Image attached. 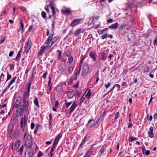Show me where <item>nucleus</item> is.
Segmentation results:
<instances>
[{"mask_svg":"<svg viewBox=\"0 0 157 157\" xmlns=\"http://www.w3.org/2000/svg\"><path fill=\"white\" fill-rule=\"evenodd\" d=\"M32 136L27 133H25L24 137L25 140V145L28 147H30L33 144Z\"/></svg>","mask_w":157,"mask_h":157,"instance_id":"1","label":"nucleus"},{"mask_svg":"<svg viewBox=\"0 0 157 157\" xmlns=\"http://www.w3.org/2000/svg\"><path fill=\"white\" fill-rule=\"evenodd\" d=\"M29 95L27 94V92H25L24 93V96L23 98V101L24 102V108L26 112L28 111V108L29 107V102L26 100L27 96Z\"/></svg>","mask_w":157,"mask_h":157,"instance_id":"2","label":"nucleus"},{"mask_svg":"<svg viewBox=\"0 0 157 157\" xmlns=\"http://www.w3.org/2000/svg\"><path fill=\"white\" fill-rule=\"evenodd\" d=\"M81 70V65H79L78 67H77L76 69L75 70V72L74 75L72 76L71 79L72 80H76L78 76L80 73V71Z\"/></svg>","mask_w":157,"mask_h":157,"instance_id":"3","label":"nucleus"},{"mask_svg":"<svg viewBox=\"0 0 157 157\" xmlns=\"http://www.w3.org/2000/svg\"><path fill=\"white\" fill-rule=\"evenodd\" d=\"M88 69L89 67L88 65L86 64H84L82 69V75L85 76L88 71Z\"/></svg>","mask_w":157,"mask_h":157,"instance_id":"4","label":"nucleus"},{"mask_svg":"<svg viewBox=\"0 0 157 157\" xmlns=\"http://www.w3.org/2000/svg\"><path fill=\"white\" fill-rule=\"evenodd\" d=\"M27 118L26 116L22 117L21 121V128H24L27 123Z\"/></svg>","mask_w":157,"mask_h":157,"instance_id":"5","label":"nucleus"},{"mask_svg":"<svg viewBox=\"0 0 157 157\" xmlns=\"http://www.w3.org/2000/svg\"><path fill=\"white\" fill-rule=\"evenodd\" d=\"M82 20V18L76 19L74 20L71 23V25L72 26H74L79 24L80 22Z\"/></svg>","mask_w":157,"mask_h":157,"instance_id":"6","label":"nucleus"},{"mask_svg":"<svg viewBox=\"0 0 157 157\" xmlns=\"http://www.w3.org/2000/svg\"><path fill=\"white\" fill-rule=\"evenodd\" d=\"M26 46L25 47L26 52L27 53L30 49L31 46V40L29 39L26 43Z\"/></svg>","mask_w":157,"mask_h":157,"instance_id":"7","label":"nucleus"},{"mask_svg":"<svg viewBox=\"0 0 157 157\" xmlns=\"http://www.w3.org/2000/svg\"><path fill=\"white\" fill-rule=\"evenodd\" d=\"M51 46H49V45H47L46 46H42L41 48V49L39 53V55H42L43 53H44V51L47 48L48 49H49L50 47Z\"/></svg>","mask_w":157,"mask_h":157,"instance_id":"8","label":"nucleus"},{"mask_svg":"<svg viewBox=\"0 0 157 157\" xmlns=\"http://www.w3.org/2000/svg\"><path fill=\"white\" fill-rule=\"evenodd\" d=\"M17 77L16 76H15L14 77H13L12 79L10 81L9 84L8 85V86L2 92V94H3L4 93H5L6 91L7 90V89H8L10 87V86H11V85L13 84L14 82H15Z\"/></svg>","mask_w":157,"mask_h":157,"instance_id":"9","label":"nucleus"},{"mask_svg":"<svg viewBox=\"0 0 157 157\" xmlns=\"http://www.w3.org/2000/svg\"><path fill=\"white\" fill-rule=\"evenodd\" d=\"M13 128V127L12 125H9L8 127V132L9 133L10 136L11 137L14 135Z\"/></svg>","mask_w":157,"mask_h":157,"instance_id":"10","label":"nucleus"},{"mask_svg":"<svg viewBox=\"0 0 157 157\" xmlns=\"http://www.w3.org/2000/svg\"><path fill=\"white\" fill-rule=\"evenodd\" d=\"M90 57L92 58L94 61L96 59L97 54L95 52L93 51H91L89 53Z\"/></svg>","mask_w":157,"mask_h":157,"instance_id":"11","label":"nucleus"},{"mask_svg":"<svg viewBox=\"0 0 157 157\" xmlns=\"http://www.w3.org/2000/svg\"><path fill=\"white\" fill-rule=\"evenodd\" d=\"M34 153V151L32 149L30 150L25 153V157H33Z\"/></svg>","mask_w":157,"mask_h":157,"instance_id":"12","label":"nucleus"},{"mask_svg":"<svg viewBox=\"0 0 157 157\" xmlns=\"http://www.w3.org/2000/svg\"><path fill=\"white\" fill-rule=\"evenodd\" d=\"M77 106V104L76 103L75 101H74L73 104L70 108V111L69 113H71L75 110Z\"/></svg>","mask_w":157,"mask_h":157,"instance_id":"13","label":"nucleus"},{"mask_svg":"<svg viewBox=\"0 0 157 157\" xmlns=\"http://www.w3.org/2000/svg\"><path fill=\"white\" fill-rule=\"evenodd\" d=\"M62 12L63 13L65 14H69L71 12L70 9L66 8H64L62 9Z\"/></svg>","mask_w":157,"mask_h":157,"instance_id":"14","label":"nucleus"},{"mask_svg":"<svg viewBox=\"0 0 157 157\" xmlns=\"http://www.w3.org/2000/svg\"><path fill=\"white\" fill-rule=\"evenodd\" d=\"M53 34H51L47 38L46 42H45V44H47L49 45V43L52 40V39L53 37Z\"/></svg>","mask_w":157,"mask_h":157,"instance_id":"15","label":"nucleus"},{"mask_svg":"<svg viewBox=\"0 0 157 157\" xmlns=\"http://www.w3.org/2000/svg\"><path fill=\"white\" fill-rule=\"evenodd\" d=\"M119 26V24L117 23H115L112 24L111 26H109V28L110 29H117Z\"/></svg>","mask_w":157,"mask_h":157,"instance_id":"16","label":"nucleus"},{"mask_svg":"<svg viewBox=\"0 0 157 157\" xmlns=\"http://www.w3.org/2000/svg\"><path fill=\"white\" fill-rule=\"evenodd\" d=\"M62 135H61L60 134H59L56 138L54 143H55L56 144H57L58 143L59 139L61 138Z\"/></svg>","mask_w":157,"mask_h":157,"instance_id":"17","label":"nucleus"},{"mask_svg":"<svg viewBox=\"0 0 157 157\" xmlns=\"http://www.w3.org/2000/svg\"><path fill=\"white\" fill-rule=\"evenodd\" d=\"M106 147V145H103L102 147L101 148L99 151L98 152V154L99 155H101L103 153Z\"/></svg>","mask_w":157,"mask_h":157,"instance_id":"18","label":"nucleus"},{"mask_svg":"<svg viewBox=\"0 0 157 157\" xmlns=\"http://www.w3.org/2000/svg\"><path fill=\"white\" fill-rule=\"evenodd\" d=\"M153 127H151L150 128L149 131L148 132V135L151 138H152L154 136V135L153 133Z\"/></svg>","mask_w":157,"mask_h":157,"instance_id":"19","label":"nucleus"},{"mask_svg":"<svg viewBox=\"0 0 157 157\" xmlns=\"http://www.w3.org/2000/svg\"><path fill=\"white\" fill-rule=\"evenodd\" d=\"M53 4L51 2L50 4V6L53 12V15L55 16L56 15V11L54 7L53 6Z\"/></svg>","mask_w":157,"mask_h":157,"instance_id":"20","label":"nucleus"},{"mask_svg":"<svg viewBox=\"0 0 157 157\" xmlns=\"http://www.w3.org/2000/svg\"><path fill=\"white\" fill-rule=\"evenodd\" d=\"M23 114V113L21 112L19 110H17L16 111L15 115L16 117H18L20 116H22Z\"/></svg>","mask_w":157,"mask_h":157,"instance_id":"21","label":"nucleus"},{"mask_svg":"<svg viewBox=\"0 0 157 157\" xmlns=\"http://www.w3.org/2000/svg\"><path fill=\"white\" fill-rule=\"evenodd\" d=\"M20 144V142L19 140H17L14 146L16 149H17Z\"/></svg>","mask_w":157,"mask_h":157,"instance_id":"22","label":"nucleus"},{"mask_svg":"<svg viewBox=\"0 0 157 157\" xmlns=\"http://www.w3.org/2000/svg\"><path fill=\"white\" fill-rule=\"evenodd\" d=\"M57 52H59V55L57 57V59L59 60H61L62 59V56H61L62 52L61 51L58 50Z\"/></svg>","mask_w":157,"mask_h":157,"instance_id":"23","label":"nucleus"},{"mask_svg":"<svg viewBox=\"0 0 157 157\" xmlns=\"http://www.w3.org/2000/svg\"><path fill=\"white\" fill-rule=\"evenodd\" d=\"M149 70V67L147 65H145L144 67V70L145 72H148Z\"/></svg>","mask_w":157,"mask_h":157,"instance_id":"24","label":"nucleus"},{"mask_svg":"<svg viewBox=\"0 0 157 157\" xmlns=\"http://www.w3.org/2000/svg\"><path fill=\"white\" fill-rule=\"evenodd\" d=\"M81 29H79L76 30L74 34V35L75 36H77L78 34H80L81 32Z\"/></svg>","mask_w":157,"mask_h":157,"instance_id":"25","label":"nucleus"},{"mask_svg":"<svg viewBox=\"0 0 157 157\" xmlns=\"http://www.w3.org/2000/svg\"><path fill=\"white\" fill-rule=\"evenodd\" d=\"M68 60L69 63H72L73 61V57L71 56H69L68 57Z\"/></svg>","mask_w":157,"mask_h":157,"instance_id":"26","label":"nucleus"},{"mask_svg":"<svg viewBox=\"0 0 157 157\" xmlns=\"http://www.w3.org/2000/svg\"><path fill=\"white\" fill-rule=\"evenodd\" d=\"M19 111L23 114L24 107L23 105H19Z\"/></svg>","mask_w":157,"mask_h":157,"instance_id":"27","label":"nucleus"},{"mask_svg":"<svg viewBox=\"0 0 157 157\" xmlns=\"http://www.w3.org/2000/svg\"><path fill=\"white\" fill-rule=\"evenodd\" d=\"M31 82H29V86L28 87V92L27 93V94L28 95H29V93L30 91L31 86Z\"/></svg>","mask_w":157,"mask_h":157,"instance_id":"28","label":"nucleus"},{"mask_svg":"<svg viewBox=\"0 0 157 157\" xmlns=\"http://www.w3.org/2000/svg\"><path fill=\"white\" fill-rule=\"evenodd\" d=\"M21 31L22 33H23L24 31V24L22 21H21Z\"/></svg>","mask_w":157,"mask_h":157,"instance_id":"29","label":"nucleus"},{"mask_svg":"<svg viewBox=\"0 0 157 157\" xmlns=\"http://www.w3.org/2000/svg\"><path fill=\"white\" fill-rule=\"evenodd\" d=\"M23 146H22L21 147L19 150L18 151V152H19V155H21L22 154V153L23 151Z\"/></svg>","mask_w":157,"mask_h":157,"instance_id":"30","label":"nucleus"},{"mask_svg":"<svg viewBox=\"0 0 157 157\" xmlns=\"http://www.w3.org/2000/svg\"><path fill=\"white\" fill-rule=\"evenodd\" d=\"M34 104L37 106H39V102L37 99L36 98L35 99L34 101Z\"/></svg>","mask_w":157,"mask_h":157,"instance_id":"31","label":"nucleus"},{"mask_svg":"<svg viewBox=\"0 0 157 157\" xmlns=\"http://www.w3.org/2000/svg\"><path fill=\"white\" fill-rule=\"evenodd\" d=\"M7 78L6 80V82H7L8 80H10L12 77L11 75L9 74L8 72H7Z\"/></svg>","mask_w":157,"mask_h":157,"instance_id":"32","label":"nucleus"},{"mask_svg":"<svg viewBox=\"0 0 157 157\" xmlns=\"http://www.w3.org/2000/svg\"><path fill=\"white\" fill-rule=\"evenodd\" d=\"M20 56H21V54L20 53H18L17 54L16 57L15 58L14 60L16 61H17L20 58Z\"/></svg>","mask_w":157,"mask_h":157,"instance_id":"33","label":"nucleus"},{"mask_svg":"<svg viewBox=\"0 0 157 157\" xmlns=\"http://www.w3.org/2000/svg\"><path fill=\"white\" fill-rule=\"evenodd\" d=\"M93 152V151L89 150L86 152V154L88 155L90 157V156L92 154Z\"/></svg>","mask_w":157,"mask_h":157,"instance_id":"34","label":"nucleus"},{"mask_svg":"<svg viewBox=\"0 0 157 157\" xmlns=\"http://www.w3.org/2000/svg\"><path fill=\"white\" fill-rule=\"evenodd\" d=\"M74 96V94L73 93H68L67 95V97L69 98H72Z\"/></svg>","mask_w":157,"mask_h":157,"instance_id":"35","label":"nucleus"},{"mask_svg":"<svg viewBox=\"0 0 157 157\" xmlns=\"http://www.w3.org/2000/svg\"><path fill=\"white\" fill-rule=\"evenodd\" d=\"M91 95V93L90 92V90H89L86 94L85 95V97H87L88 98Z\"/></svg>","mask_w":157,"mask_h":157,"instance_id":"36","label":"nucleus"},{"mask_svg":"<svg viewBox=\"0 0 157 157\" xmlns=\"http://www.w3.org/2000/svg\"><path fill=\"white\" fill-rule=\"evenodd\" d=\"M73 68L71 66L69 67L68 70V71L70 74H71L73 72Z\"/></svg>","mask_w":157,"mask_h":157,"instance_id":"37","label":"nucleus"},{"mask_svg":"<svg viewBox=\"0 0 157 157\" xmlns=\"http://www.w3.org/2000/svg\"><path fill=\"white\" fill-rule=\"evenodd\" d=\"M41 15L43 18H45L46 17V13L44 11H42L41 13Z\"/></svg>","mask_w":157,"mask_h":157,"instance_id":"38","label":"nucleus"},{"mask_svg":"<svg viewBox=\"0 0 157 157\" xmlns=\"http://www.w3.org/2000/svg\"><path fill=\"white\" fill-rule=\"evenodd\" d=\"M102 56V59L103 60H105L106 59V58L105 56V53H102L101 55Z\"/></svg>","mask_w":157,"mask_h":157,"instance_id":"39","label":"nucleus"},{"mask_svg":"<svg viewBox=\"0 0 157 157\" xmlns=\"http://www.w3.org/2000/svg\"><path fill=\"white\" fill-rule=\"evenodd\" d=\"M19 103H17V102H15L13 105V107L15 108H18L19 107Z\"/></svg>","mask_w":157,"mask_h":157,"instance_id":"40","label":"nucleus"},{"mask_svg":"<svg viewBox=\"0 0 157 157\" xmlns=\"http://www.w3.org/2000/svg\"><path fill=\"white\" fill-rule=\"evenodd\" d=\"M64 69L62 67L60 68L58 70V72L61 73H62L63 72H64Z\"/></svg>","mask_w":157,"mask_h":157,"instance_id":"41","label":"nucleus"},{"mask_svg":"<svg viewBox=\"0 0 157 157\" xmlns=\"http://www.w3.org/2000/svg\"><path fill=\"white\" fill-rule=\"evenodd\" d=\"M72 103V101H71L70 102H67V103H65V104L66 105V108H67Z\"/></svg>","mask_w":157,"mask_h":157,"instance_id":"42","label":"nucleus"},{"mask_svg":"<svg viewBox=\"0 0 157 157\" xmlns=\"http://www.w3.org/2000/svg\"><path fill=\"white\" fill-rule=\"evenodd\" d=\"M113 20L112 18L109 19L107 21V22L108 23H112L113 22Z\"/></svg>","mask_w":157,"mask_h":157,"instance_id":"43","label":"nucleus"},{"mask_svg":"<svg viewBox=\"0 0 157 157\" xmlns=\"http://www.w3.org/2000/svg\"><path fill=\"white\" fill-rule=\"evenodd\" d=\"M98 32L99 35H101L104 33V32L103 30H98Z\"/></svg>","mask_w":157,"mask_h":157,"instance_id":"44","label":"nucleus"},{"mask_svg":"<svg viewBox=\"0 0 157 157\" xmlns=\"http://www.w3.org/2000/svg\"><path fill=\"white\" fill-rule=\"evenodd\" d=\"M120 113L119 112H117L115 115V119H117L118 118L119 116Z\"/></svg>","mask_w":157,"mask_h":157,"instance_id":"45","label":"nucleus"},{"mask_svg":"<svg viewBox=\"0 0 157 157\" xmlns=\"http://www.w3.org/2000/svg\"><path fill=\"white\" fill-rule=\"evenodd\" d=\"M108 36V35L106 33H105V34H104L101 37V38L102 39H104L105 38H106L107 37V36Z\"/></svg>","mask_w":157,"mask_h":157,"instance_id":"46","label":"nucleus"},{"mask_svg":"<svg viewBox=\"0 0 157 157\" xmlns=\"http://www.w3.org/2000/svg\"><path fill=\"white\" fill-rule=\"evenodd\" d=\"M56 144L55 143H53V147H52V148L51 151H54V148H55V147H56Z\"/></svg>","mask_w":157,"mask_h":157,"instance_id":"47","label":"nucleus"},{"mask_svg":"<svg viewBox=\"0 0 157 157\" xmlns=\"http://www.w3.org/2000/svg\"><path fill=\"white\" fill-rule=\"evenodd\" d=\"M130 139H131V142H132L133 141H135L136 140H137V138L136 137L133 138V137H131Z\"/></svg>","mask_w":157,"mask_h":157,"instance_id":"48","label":"nucleus"},{"mask_svg":"<svg viewBox=\"0 0 157 157\" xmlns=\"http://www.w3.org/2000/svg\"><path fill=\"white\" fill-rule=\"evenodd\" d=\"M35 127V124L33 123H32L31 124V128L32 129H34Z\"/></svg>","mask_w":157,"mask_h":157,"instance_id":"49","label":"nucleus"},{"mask_svg":"<svg viewBox=\"0 0 157 157\" xmlns=\"http://www.w3.org/2000/svg\"><path fill=\"white\" fill-rule=\"evenodd\" d=\"M111 85V83L110 82H109L107 84H105V86L106 88H107L109 87Z\"/></svg>","mask_w":157,"mask_h":157,"instance_id":"50","label":"nucleus"},{"mask_svg":"<svg viewBox=\"0 0 157 157\" xmlns=\"http://www.w3.org/2000/svg\"><path fill=\"white\" fill-rule=\"evenodd\" d=\"M115 87H116L117 88H118V89H119L120 88V86L119 85L116 84L114 86L113 88V89H114Z\"/></svg>","mask_w":157,"mask_h":157,"instance_id":"51","label":"nucleus"},{"mask_svg":"<svg viewBox=\"0 0 157 157\" xmlns=\"http://www.w3.org/2000/svg\"><path fill=\"white\" fill-rule=\"evenodd\" d=\"M14 54V52L13 51H11L9 54V56L10 57L12 56Z\"/></svg>","mask_w":157,"mask_h":157,"instance_id":"52","label":"nucleus"},{"mask_svg":"<svg viewBox=\"0 0 157 157\" xmlns=\"http://www.w3.org/2000/svg\"><path fill=\"white\" fill-rule=\"evenodd\" d=\"M84 95H83V96L80 98V102H83L84 100L85 97H84Z\"/></svg>","mask_w":157,"mask_h":157,"instance_id":"53","label":"nucleus"},{"mask_svg":"<svg viewBox=\"0 0 157 157\" xmlns=\"http://www.w3.org/2000/svg\"><path fill=\"white\" fill-rule=\"evenodd\" d=\"M125 27H126L125 25L123 24L121 26L120 28L121 29H122L123 28H125Z\"/></svg>","mask_w":157,"mask_h":157,"instance_id":"54","label":"nucleus"},{"mask_svg":"<svg viewBox=\"0 0 157 157\" xmlns=\"http://www.w3.org/2000/svg\"><path fill=\"white\" fill-rule=\"evenodd\" d=\"M150 151L149 150H146V152L145 153V154L146 155H148L150 154Z\"/></svg>","mask_w":157,"mask_h":157,"instance_id":"55","label":"nucleus"},{"mask_svg":"<svg viewBox=\"0 0 157 157\" xmlns=\"http://www.w3.org/2000/svg\"><path fill=\"white\" fill-rule=\"evenodd\" d=\"M154 44H157V36H156L155 39L154 41Z\"/></svg>","mask_w":157,"mask_h":157,"instance_id":"56","label":"nucleus"},{"mask_svg":"<svg viewBox=\"0 0 157 157\" xmlns=\"http://www.w3.org/2000/svg\"><path fill=\"white\" fill-rule=\"evenodd\" d=\"M92 37H93V36H92V34H90L88 36L87 38V39L86 40H87L88 39L91 38H92Z\"/></svg>","mask_w":157,"mask_h":157,"instance_id":"57","label":"nucleus"},{"mask_svg":"<svg viewBox=\"0 0 157 157\" xmlns=\"http://www.w3.org/2000/svg\"><path fill=\"white\" fill-rule=\"evenodd\" d=\"M86 137H85L84 138V140L82 141V142L83 144H84L86 142Z\"/></svg>","mask_w":157,"mask_h":157,"instance_id":"58","label":"nucleus"},{"mask_svg":"<svg viewBox=\"0 0 157 157\" xmlns=\"http://www.w3.org/2000/svg\"><path fill=\"white\" fill-rule=\"evenodd\" d=\"M49 123H51V121L52 118V115L51 113H50L49 114Z\"/></svg>","mask_w":157,"mask_h":157,"instance_id":"59","label":"nucleus"},{"mask_svg":"<svg viewBox=\"0 0 157 157\" xmlns=\"http://www.w3.org/2000/svg\"><path fill=\"white\" fill-rule=\"evenodd\" d=\"M45 9H46V11L48 12L49 13V8H48V6H45Z\"/></svg>","mask_w":157,"mask_h":157,"instance_id":"60","label":"nucleus"},{"mask_svg":"<svg viewBox=\"0 0 157 157\" xmlns=\"http://www.w3.org/2000/svg\"><path fill=\"white\" fill-rule=\"evenodd\" d=\"M142 149L143 154H145V153L146 152V151L145 147H144V148H143Z\"/></svg>","mask_w":157,"mask_h":157,"instance_id":"61","label":"nucleus"},{"mask_svg":"<svg viewBox=\"0 0 157 157\" xmlns=\"http://www.w3.org/2000/svg\"><path fill=\"white\" fill-rule=\"evenodd\" d=\"M19 133V132L18 131H17L16 132H15L14 133V136L16 137V136H17L18 134Z\"/></svg>","mask_w":157,"mask_h":157,"instance_id":"62","label":"nucleus"},{"mask_svg":"<svg viewBox=\"0 0 157 157\" xmlns=\"http://www.w3.org/2000/svg\"><path fill=\"white\" fill-rule=\"evenodd\" d=\"M154 119L156 120L157 119V113H155L154 115Z\"/></svg>","mask_w":157,"mask_h":157,"instance_id":"63","label":"nucleus"},{"mask_svg":"<svg viewBox=\"0 0 157 157\" xmlns=\"http://www.w3.org/2000/svg\"><path fill=\"white\" fill-rule=\"evenodd\" d=\"M59 105V101H56L55 103V106L56 107H57Z\"/></svg>","mask_w":157,"mask_h":157,"instance_id":"64","label":"nucleus"}]
</instances>
